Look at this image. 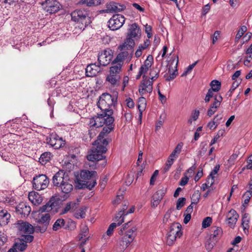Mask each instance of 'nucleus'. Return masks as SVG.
I'll return each mask as SVG.
<instances>
[{
    "label": "nucleus",
    "instance_id": "1",
    "mask_svg": "<svg viewBox=\"0 0 252 252\" xmlns=\"http://www.w3.org/2000/svg\"><path fill=\"white\" fill-rule=\"evenodd\" d=\"M102 130L97 136V139L93 143V147L92 153L88 155L87 158L89 161H95L103 159L105 157L103 155L107 151L106 146L108 144V141L105 138L106 135L113 130L114 124H105Z\"/></svg>",
    "mask_w": 252,
    "mask_h": 252
},
{
    "label": "nucleus",
    "instance_id": "2",
    "mask_svg": "<svg viewBox=\"0 0 252 252\" xmlns=\"http://www.w3.org/2000/svg\"><path fill=\"white\" fill-rule=\"evenodd\" d=\"M96 175L97 173L95 171L82 170L80 176L77 178L78 184L81 185L82 188H86L91 190L96 184Z\"/></svg>",
    "mask_w": 252,
    "mask_h": 252
},
{
    "label": "nucleus",
    "instance_id": "3",
    "mask_svg": "<svg viewBox=\"0 0 252 252\" xmlns=\"http://www.w3.org/2000/svg\"><path fill=\"white\" fill-rule=\"evenodd\" d=\"M113 114V110H109L107 112L102 111L101 113L98 114L97 116L90 119V126L99 127L105 124H113L114 121V119L112 116Z\"/></svg>",
    "mask_w": 252,
    "mask_h": 252
},
{
    "label": "nucleus",
    "instance_id": "4",
    "mask_svg": "<svg viewBox=\"0 0 252 252\" xmlns=\"http://www.w3.org/2000/svg\"><path fill=\"white\" fill-rule=\"evenodd\" d=\"M70 15L72 21L81 23L82 25L78 26L80 29L84 30L91 23L88 11L84 9L75 10L71 12Z\"/></svg>",
    "mask_w": 252,
    "mask_h": 252
},
{
    "label": "nucleus",
    "instance_id": "5",
    "mask_svg": "<svg viewBox=\"0 0 252 252\" xmlns=\"http://www.w3.org/2000/svg\"><path fill=\"white\" fill-rule=\"evenodd\" d=\"M117 97L112 96L108 93H104L99 97L97 106L102 111L107 112L109 110H113L110 107L115 105Z\"/></svg>",
    "mask_w": 252,
    "mask_h": 252
},
{
    "label": "nucleus",
    "instance_id": "6",
    "mask_svg": "<svg viewBox=\"0 0 252 252\" xmlns=\"http://www.w3.org/2000/svg\"><path fill=\"white\" fill-rule=\"evenodd\" d=\"M181 225L174 222L170 226V230L167 234L166 243L169 246H172L176 241V238L182 235Z\"/></svg>",
    "mask_w": 252,
    "mask_h": 252
},
{
    "label": "nucleus",
    "instance_id": "7",
    "mask_svg": "<svg viewBox=\"0 0 252 252\" xmlns=\"http://www.w3.org/2000/svg\"><path fill=\"white\" fill-rule=\"evenodd\" d=\"M49 180L46 175L39 174L34 176L32 180V187L37 190H43L47 188Z\"/></svg>",
    "mask_w": 252,
    "mask_h": 252
},
{
    "label": "nucleus",
    "instance_id": "8",
    "mask_svg": "<svg viewBox=\"0 0 252 252\" xmlns=\"http://www.w3.org/2000/svg\"><path fill=\"white\" fill-rule=\"evenodd\" d=\"M131 221H128L124 225L123 230H121L122 234H123V231H125L123 239L127 240L128 243H131L134 239L137 234V228L135 226L130 227Z\"/></svg>",
    "mask_w": 252,
    "mask_h": 252
},
{
    "label": "nucleus",
    "instance_id": "9",
    "mask_svg": "<svg viewBox=\"0 0 252 252\" xmlns=\"http://www.w3.org/2000/svg\"><path fill=\"white\" fill-rule=\"evenodd\" d=\"M14 227L20 235L32 234L34 231V228L32 224L22 220H18L14 223Z\"/></svg>",
    "mask_w": 252,
    "mask_h": 252
},
{
    "label": "nucleus",
    "instance_id": "10",
    "mask_svg": "<svg viewBox=\"0 0 252 252\" xmlns=\"http://www.w3.org/2000/svg\"><path fill=\"white\" fill-rule=\"evenodd\" d=\"M40 4L45 11L50 14L58 12L60 8V3L56 0H44Z\"/></svg>",
    "mask_w": 252,
    "mask_h": 252
},
{
    "label": "nucleus",
    "instance_id": "11",
    "mask_svg": "<svg viewBox=\"0 0 252 252\" xmlns=\"http://www.w3.org/2000/svg\"><path fill=\"white\" fill-rule=\"evenodd\" d=\"M36 220L38 223L42 225V226H38L36 227V230L39 231L41 233L45 232L51 220L50 214H38Z\"/></svg>",
    "mask_w": 252,
    "mask_h": 252
},
{
    "label": "nucleus",
    "instance_id": "12",
    "mask_svg": "<svg viewBox=\"0 0 252 252\" xmlns=\"http://www.w3.org/2000/svg\"><path fill=\"white\" fill-rule=\"evenodd\" d=\"M126 20L125 17L121 14L114 15L108 21V27L112 31L120 29Z\"/></svg>",
    "mask_w": 252,
    "mask_h": 252
},
{
    "label": "nucleus",
    "instance_id": "13",
    "mask_svg": "<svg viewBox=\"0 0 252 252\" xmlns=\"http://www.w3.org/2000/svg\"><path fill=\"white\" fill-rule=\"evenodd\" d=\"M153 81L149 79L145 75L143 76L142 80L139 87V93L141 95H143L147 93H151L153 91Z\"/></svg>",
    "mask_w": 252,
    "mask_h": 252
},
{
    "label": "nucleus",
    "instance_id": "14",
    "mask_svg": "<svg viewBox=\"0 0 252 252\" xmlns=\"http://www.w3.org/2000/svg\"><path fill=\"white\" fill-rule=\"evenodd\" d=\"M113 57L112 50L110 49L104 50L98 56V64L100 66H105L110 63Z\"/></svg>",
    "mask_w": 252,
    "mask_h": 252
},
{
    "label": "nucleus",
    "instance_id": "15",
    "mask_svg": "<svg viewBox=\"0 0 252 252\" xmlns=\"http://www.w3.org/2000/svg\"><path fill=\"white\" fill-rule=\"evenodd\" d=\"M47 143L55 149H58L64 145V141L56 134H51L46 139Z\"/></svg>",
    "mask_w": 252,
    "mask_h": 252
},
{
    "label": "nucleus",
    "instance_id": "16",
    "mask_svg": "<svg viewBox=\"0 0 252 252\" xmlns=\"http://www.w3.org/2000/svg\"><path fill=\"white\" fill-rule=\"evenodd\" d=\"M141 30L136 23L129 25L126 38L130 39H138L141 37Z\"/></svg>",
    "mask_w": 252,
    "mask_h": 252
},
{
    "label": "nucleus",
    "instance_id": "17",
    "mask_svg": "<svg viewBox=\"0 0 252 252\" xmlns=\"http://www.w3.org/2000/svg\"><path fill=\"white\" fill-rule=\"evenodd\" d=\"M71 228L69 227L68 225H65V222L63 219H59L54 222L52 229L54 231H57L62 228L65 229H74L75 227V223L74 221L70 222Z\"/></svg>",
    "mask_w": 252,
    "mask_h": 252
},
{
    "label": "nucleus",
    "instance_id": "18",
    "mask_svg": "<svg viewBox=\"0 0 252 252\" xmlns=\"http://www.w3.org/2000/svg\"><path fill=\"white\" fill-rule=\"evenodd\" d=\"M68 177V176L65 172L63 171H60L53 176V184L54 186L59 188L64 181H66Z\"/></svg>",
    "mask_w": 252,
    "mask_h": 252
},
{
    "label": "nucleus",
    "instance_id": "19",
    "mask_svg": "<svg viewBox=\"0 0 252 252\" xmlns=\"http://www.w3.org/2000/svg\"><path fill=\"white\" fill-rule=\"evenodd\" d=\"M239 218V215L234 209H231L226 215V222L229 227L234 228Z\"/></svg>",
    "mask_w": 252,
    "mask_h": 252
},
{
    "label": "nucleus",
    "instance_id": "20",
    "mask_svg": "<svg viewBox=\"0 0 252 252\" xmlns=\"http://www.w3.org/2000/svg\"><path fill=\"white\" fill-rule=\"evenodd\" d=\"M222 100L221 95H216L214 99V101L211 105L210 108L207 111V115L209 117H211L217 111L218 108L220 107V103Z\"/></svg>",
    "mask_w": 252,
    "mask_h": 252
},
{
    "label": "nucleus",
    "instance_id": "21",
    "mask_svg": "<svg viewBox=\"0 0 252 252\" xmlns=\"http://www.w3.org/2000/svg\"><path fill=\"white\" fill-rule=\"evenodd\" d=\"M101 69L100 65L96 63H92L88 65L86 68V76L88 77H93L96 76Z\"/></svg>",
    "mask_w": 252,
    "mask_h": 252
},
{
    "label": "nucleus",
    "instance_id": "22",
    "mask_svg": "<svg viewBox=\"0 0 252 252\" xmlns=\"http://www.w3.org/2000/svg\"><path fill=\"white\" fill-rule=\"evenodd\" d=\"M135 45L134 39H130L129 38H126L123 43L120 45L118 49L120 51L131 50Z\"/></svg>",
    "mask_w": 252,
    "mask_h": 252
},
{
    "label": "nucleus",
    "instance_id": "23",
    "mask_svg": "<svg viewBox=\"0 0 252 252\" xmlns=\"http://www.w3.org/2000/svg\"><path fill=\"white\" fill-rule=\"evenodd\" d=\"M28 197L29 200L34 205H39L43 201L42 196L34 191L30 192Z\"/></svg>",
    "mask_w": 252,
    "mask_h": 252
},
{
    "label": "nucleus",
    "instance_id": "24",
    "mask_svg": "<svg viewBox=\"0 0 252 252\" xmlns=\"http://www.w3.org/2000/svg\"><path fill=\"white\" fill-rule=\"evenodd\" d=\"M16 211L18 214L26 216L30 214L31 208L30 206L27 205L26 203H21L17 206Z\"/></svg>",
    "mask_w": 252,
    "mask_h": 252
},
{
    "label": "nucleus",
    "instance_id": "25",
    "mask_svg": "<svg viewBox=\"0 0 252 252\" xmlns=\"http://www.w3.org/2000/svg\"><path fill=\"white\" fill-rule=\"evenodd\" d=\"M57 203L54 199H50L45 205L40 207L38 212L39 214H43V213H47L56 206Z\"/></svg>",
    "mask_w": 252,
    "mask_h": 252
},
{
    "label": "nucleus",
    "instance_id": "26",
    "mask_svg": "<svg viewBox=\"0 0 252 252\" xmlns=\"http://www.w3.org/2000/svg\"><path fill=\"white\" fill-rule=\"evenodd\" d=\"M126 7L119 3L111 2L107 5V10L110 12H119L124 10Z\"/></svg>",
    "mask_w": 252,
    "mask_h": 252
},
{
    "label": "nucleus",
    "instance_id": "27",
    "mask_svg": "<svg viewBox=\"0 0 252 252\" xmlns=\"http://www.w3.org/2000/svg\"><path fill=\"white\" fill-rule=\"evenodd\" d=\"M73 189L72 182L70 180L69 177L67 178L66 181H64L59 187V189L62 192L65 194L70 193Z\"/></svg>",
    "mask_w": 252,
    "mask_h": 252
},
{
    "label": "nucleus",
    "instance_id": "28",
    "mask_svg": "<svg viewBox=\"0 0 252 252\" xmlns=\"http://www.w3.org/2000/svg\"><path fill=\"white\" fill-rule=\"evenodd\" d=\"M153 63V59L152 56L149 55L145 61L144 64L139 68L141 74H144V75H145L149 69L151 67Z\"/></svg>",
    "mask_w": 252,
    "mask_h": 252
},
{
    "label": "nucleus",
    "instance_id": "29",
    "mask_svg": "<svg viewBox=\"0 0 252 252\" xmlns=\"http://www.w3.org/2000/svg\"><path fill=\"white\" fill-rule=\"evenodd\" d=\"M212 233L210 235V239L215 241H217L222 235V230L221 227L213 226L211 228Z\"/></svg>",
    "mask_w": 252,
    "mask_h": 252
},
{
    "label": "nucleus",
    "instance_id": "30",
    "mask_svg": "<svg viewBox=\"0 0 252 252\" xmlns=\"http://www.w3.org/2000/svg\"><path fill=\"white\" fill-rule=\"evenodd\" d=\"M27 247V245L26 243L19 239L18 242L14 244L13 248L10 249L8 252H17L18 250L23 252L26 249Z\"/></svg>",
    "mask_w": 252,
    "mask_h": 252
},
{
    "label": "nucleus",
    "instance_id": "31",
    "mask_svg": "<svg viewBox=\"0 0 252 252\" xmlns=\"http://www.w3.org/2000/svg\"><path fill=\"white\" fill-rule=\"evenodd\" d=\"M123 63H119L115 60L112 63V66L110 68V73L118 75L121 71Z\"/></svg>",
    "mask_w": 252,
    "mask_h": 252
},
{
    "label": "nucleus",
    "instance_id": "32",
    "mask_svg": "<svg viewBox=\"0 0 252 252\" xmlns=\"http://www.w3.org/2000/svg\"><path fill=\"white\" fill-rule=\"evenodd\" d=\"M250 217L249 214L245 213L242 218V226L244 232L247 234L248 233L250 228Z\"/></svg>",
    "mask_w": 252,
    "mask_h": 252
},
{
    "label": "nucleus",
    "instance_id": "33",
    "mask_svg": "<svg viewBox=\"0 0 252 252\" xmlns=\"http://www.w3.org/2000/svg\"><path fill=\"white\" fill-rule=\"evenodd\" d=\"M10 215L5 210L0 211V225H5L8 222Z\"/></svg>",
    "mask_w": 252,
    "mask_h": 252
},
{
    "label": "nucleus",
    "instance_id": "34",
    "mask_svg": "<svg viewBox=\"0 0 252 252\" xmlns=\"http://www.w3.org/2000/svg\"><path fill=\"white\" fill-rule=\"evenodd\" d=\"M146 107V99L141 96L138 99V108L139 111V117L140 119L142 118V112L145 110Z\"/></svg>",
    "mask_w": 252,
    "mask_h": 252
},
{
    "label": "nucleus",
    "instance_id": "35",
    "mask_svg": "<svg viewBox=\"0 0 252 252\" xmlns=\"http://www.w3.org/2000/svg\"><path fill=\"white\" fill-rule=\"evenodd\" d=\"M130 243H128L127 240L123 238L120 241L117 247V250L118 252H123L129 246Z\"/></svg>",
    "mask_w": 252,
    "mask_h": 252
},
{
    "label": "nucleus",
    "instance_id": "36",
    "mask_svg": "<svg viewBox=\"0 0 252 252\" xmlns=\"http://www.w3.org/2000/svg\"><path fill=\"white\" fill-rule=\"evenodd\" d=\"M120 51L121 52L117 55L115 60L119 63H123V61H125L128 57L129 52L127 51Z\"/></svg>",
    "mask_w": 252,
    "mask_h": 252
},
{
    "label": "nucleus",
    "instance_id": "37",
    "mask_svg": "<svg viewBox=\"0 0 252 252\" xmlns=\"http://www.w3.org/2000/svg\"><path fill=\"white\" fill-rule=\"evenodd\" d=\"M166 192V189L162 187L158 189L153 195L154 199H157L160 201Z\"/></svg>",
    "mask_w": 252,
    "mask_h": 252
},
{
    "label": "nucleus",
    "instance_id": "38",
    "mask_svg": "<svg viewBox=\"0 0 252 252\" xmlns=\"http://www.w3.org/2000/svg\"><path fill=\"white\" fill-rule=\"evenodd\" d=\"M87 208L85 206H82L74 213V216L75 218L77 219H83L85 218L86 212Z\"/></svg>",
    "mask_w": 252,
    "mask_h": 252
},
{
    "label": "nucleus",
    "instance_id": "39",
    "mask_svg": "<svg viewBox=\"0 0 252 252\" xmlns=\"http://www.w3.org/2000/svg\"><path fill=\"white\" fill-rule=\"evenodd\" d=\"M124 222L123 218L122 219L118 222L112 223L109 226L106 234L108 236H110L112 234L114 229L117 226L120 225Z\"/></svg>",
    "mask_w": 252,
    "mask_h": 252
},
{
    "label": "nucleus",
    "instance_id": "40",
    "mask_svg": "<svg viewBox=\"0 0 252 252\" xmlns=\"http://www.w3.org/2000/svg\"><path fill=\"white\" fill-rule=\"evenodd\" d=\"M52 156V154L50 152H45L41 154L39 158V161L42 164H45L47 162L49 161Z\"/></svg>",
    "mask_w": 252,
    "mask_h": 252
},
{
    "label": "nucleus",
    "instance_id": "41",
    "mask_svg": "<svg viewBox=\"0 0 252 252\" xmlns=\"http://www.w3.org/2000/svg\"><path fill=\"white\" fill-rule=\"evenodd\" d=\"M119 79L120 76L119 75L110 73L109 75L106 78V80L112 85H115Z\"/></svg>",
    "mask_w": 252,
    "mask_h": 252
},
{
    "label": "nucleus",
    "instance_id": "42",
    "mask_svg": "<svg viewBox=\"0 0 252 252\" xmlns=\"http://www.w3.org/2000/svg\"><path fill=\"white\" fill-rule=\"evenodd\" d=\"M78 205V203L74 202H70L66 204L65 207L63 210L62 214H64L68 212L72 209L76 208L77 206Z\"/></svg>",
    "mask_w": 252,
    "mask_h": 252
},
{
    "label": "nucleus",
    "instance_id": "43",
    "mask_svg": "<svg viewBox=\"0 0 252 252\" xmlns=\"http://www.w3.org/2000/svg\"><path fill=\"white\" fill-rule=\"evenodd\" d=\"M210 85L211 87V88L210 89L212 90L213 92H217L220 90L221 87V83L220 81L218 80H214L211 82Z\"/></svg>",
    "mask_w": 252,
    "mask_h": 252
},
{
    "label": "nucleus",
    "instance_id": "44",
    "mask_svg": "<svg viewBox=\"0 0 252 252\" xmlns=\"http://www.w3.org/2000/svg\"><path fill=\"white\" fill-rule=\"evenodd\" d=\"M176 58H177L175 66H174V67L175 68V70H174V71L172 73H170L169 75L168 76H167V77L166 78V80L167 81H170L174 79L177 75V64L178 63V57H176Z\"/></svg>",
    "mask_w": 252,
    "mask_h": 252
},
{
    "label": "nucleus",
    "instance_id": "45",
    "mask_svg": "<svg viewBox=\"0 0 252 252\" xmlns=\"http://www.w3.org/2000/svg\"><path fill=\"white\" fill-rule=\"evenodd\" d=\"M214 183V177H209L207 180V183L203 184L201 187V189L203 191L206 190V189L210 187Z\"/></svg>",
    "mask_w": 252,
    "mask_h": 252
},
{
    "label": "nucleus",
    "instance_id": "46",
    "mask_svg": "<svg viewBox=\"0 0 252 252\" xmlns=\"http://www.w3.org/2000/svg\"><path fill=\"white\" fill-rule=\"evenodd\" d=\"M252 196V190H248L246 192H245L243 196L244 198V205H247L249 203Z\"/></svg>",
    "mask_w": 252,
    "mask_h": 252
},
{
    "label": "nucleus",
    "instance_id": "47",
    "mask_svg": "<svg viewBox=\"0 0 252 252\" xmlns=\"http://www.w3.org/2000/svg\"><path fill=\"white\" fill-rule=\"evenodd\" d=\"M30 234H24L21 235L22 238L20 239L21 240L26 243V244L27 243L32 242L33 240V236Z\"/></svg>",
    "mask_w": 252,
    "mask_h": 252
},
{
    "label": "nucleus",
    "instance_id": "48",
    "mask_svg": "<svg viewBox=\"0 0 252 252\" xmlns=\"http://www.w3.org/2000/svg\"><path fill=\"white\" fill-rule=\"evenodd\" d=\"M200 194L198 191H195L191 197V204H196L199 202Z\"/></svg>",
    "mask_w": 252,
    "mask_h": 252
},
{
    "label": "nucleus",
    "instance_id": "49",
    "mask_svg": "<svg viewBox=\"0 0 252 252\" xmlns=\"http://www.w3.org/2000/svg\"><path fill=\"white\" fill-rule=\"evenodd\" d=\"M247 28L246 26H243L241 27L240 29L238 31L236 35V39L239 40L240 38L243 36L244 33L247 31Z\"/></svg>",
    "mask_w": 252,
    "mask_h": 252
},
{
    "label": "nucleus",
    "instance_id": "50",
    "mask_svg": "<svg viewBox=\"0 0 252 252\" xmlns=\"http://www.w3.org/2000/svg\"><path fill=\"white\" fill-rule=\"evenodd\" d=\"M159 72V70H158V69H152L150 73V75L151 76V77L148 78L150 79L151 80L154 81V80H156L158 78Z\"/></svg>",
    "mask_w": 252,
    "mask_h": 252
},
{
    "label": "nucleus",
    "instance_id": "51",
    "mask_svg": "<svg viewBox=\"0 0 252 252\" xmlns=\"http://www.w3.org/2000/svg\"><path fill=\"white\" fill-rule=\"evenodd\" d=\"M212 223V218L208 217L205 218L202 223V226L203 228H206L209 226Z\"/></svg>",
    "mask_w": 252,
    "mask_h": 252
},
{
    "label": "nucleus",
    "instance_id": "52",
    "mask_svg": "<svg viewBox=\"0 0 252 252\" xmlns=\"http://www.w3.org/2000/svg\"><path fill=\"white\" fill-rule=\"evenodd\" d=\"M175 160V159H174L172 158H171L169 156V157L167 160V161H166V163L165 164V166L164 168V169L165 171H168L169 169L171 166L173 164Z\"/></svg>",
    "mask_w": 252,
    "mask_h": 252
},
{
    "label": "nucleus",
    "instance_id": "53",
    "mask_svg": "<svg viewBox=\"0 0 252 252\" xmlns=\"http://www.w3.org/2000/svg\"><path fill=\"white\" fill-rule=\"evenodd\" d=\"M186 198L184 197L179 198L176 203V208L177 210H180L185 204Z\"/></svg>",
    "mask_w": 252,
    "mask_h": 252
},
{
    "label": "nucleus",
    "instance_id": "54",
    "mask_svg": "<svg viewBox=\"0 0 252 252\" xmlns=\"http://www.w3.org/2000/svg\"><path fill=\"white\" fill-rule=\"evenodd\" d=\"M152 28L150 25H149L147 24L145 25V31L147 34L148 38H150L152 36Z\"/></svg>",
    "mask_w": 252,
    "mask_h": 252
},
{
    "label": "nucleus",
    "instance_id": "55",
    "mask_svg": "<svg viewBox=\"0 0 252 252\" xmlns=\"http://www.w3.org/2000/svg\"><path fill=\"white\" fill-rule=\"evenodd\" d=\"M246 59L244 62L245 65L249 66L250 63H252V54H247Z\"/></svg>",
    "mask_w": 252,
    "mask_h": 252
},
{
    "label": "nucleus",
    "instance_id": "56",
    "mask_svg": "<svg viewBox=\"0 0 252 252\" xmlns=\"http://www.w3.org/2000/svg\"><path fill=\"white\" fill-rule=\"evenodd\" d=\"M7 240L6 236L3 232L0 231V247L3 245Z\"/></svg>",
    "mask_w": 252,
    "mask_h": 252
},
{
    "label": "nucleus",
    "instance_id": "57",
    "mask_svg": "<svg viewBox=\"0 0 252 252\" xmlns=\"http://www.w3.org/2000/svg\"><path fill=\"white\" fill-rule=\"evenodd\" d=\"M80 3L86 4L88 6H92L95 5L94 0H81Z\"/></svg>",
    "mask_w": 252,
    "mask_h": 252
},
{
    "label": "nucleus",
    "instance_id": "58",
    "mask_svg": "<svg viewBox=\"0 0 252 252\" xmlns=\"http://www.w3.org/2000/svg\"><path fill=\"white\" fill-rule=\"evenodd\" d=\"M197 63V61L194 62L192 64L189 65L186 69L185 72L183 73L182 76L186 75L187 74L189 73L192 69L193 68V67L195 66Z\"/></svg>",
    "mask_w": 252,
    "mask_h": 252
},
{
    "label": "nucleus",
    "instance_id": "59",
    "mask_svg": "<svg viewBox=\"0 0 252 252\" xmlns=\"http://www.w3.org/2000/svg\"><path fill=\"white\" fill-rule=\"evenodd\" d=\"M158 174V170H155L152 175L151 179H150V185H153L155 184V182L156 180Z\"/></svg>",
    "mask_w": 252,
    "mask_h": 252
},
{
    "label": "nucleus",
    "instance_id": "60",
    "mask_svg": "<svg viewBox=\"0 0 252 252\" xmlns=\"http://www.w3.org/2000/svg\"><path fill=\"white\" fill-rule=\"evenodd\" d=\"M125 214V212H123L122 211H120L116 215L115 217V221L117 222H118L122 219L123 218V220H124V216Z\"/></svg>",
    "mask_w": 252,
    "mask_h": 252
},
{
    "label": "nucleus",
    "instance_id": "61",
    "mask_svg": "<svg viewBox=\"0 0 252 252\" xmlns=\"http://www.w3.org/2000/svg\"><path fill=\"white\" fill-rule=\"evenodd\" d=\"M213 95L214 93L212 90L209 89L205 98V101L206 102H208L210 101V98L213 96Z\"/></svg>",
    "mask_w": 252,
    "mask_h": 252
},
{
    "label": "nucleus",
    "instance_id": "62",
    "mask_svg": "<svg viewBox=\"0 0 252 252\" xmlns=\"http://www.w3.org/2000/svg\"><path fill=\"white\" fill-rule=\"evenodd\" d=\"M199 111L197 110H194L191 114L190 118L193 119L194 121H196L199 116Z\"/></svg>",
    "mask_w": 252,
    "mask_h": 252
},
{
    "label": "nucleus",
    "instance_id": "63",
    "mask_svg": "<svg viewBox=\"0 0 252 252\" xmlns=\"http://www.w3.org/2000/svg\"><path fill=\"white\" fill-rule=\"evenodd\" d=\"M222 118L223 114L222 113L218 114L215 117L213 120L219 125L222 120Z\"/></svg>",
    "mask_w": 252,
    "mask_h": 252
},
{
    "label": "nucleus",
    "instance_id": "64",
    "mask_svg": "<svg viewBox=\"0 0 252 252\" xmlns=\"http://www.w3.org/2000/svg\"><path fill=\"white\" fill-rule=\"evenodd\" d=\"M218 126V125L214 120L209 122L207 124V127L211 130L215 129Z\"/></svg>",
    "mask_w": 252,
    "mask_h": 252
}]
</instances>
